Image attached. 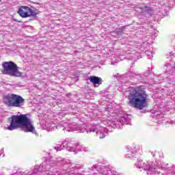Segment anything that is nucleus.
Segmentation results:
<instances>
[{
	"label": "nucleus",
	"mask_w": 175,
	"mask_h": 175,
	"mask_svg": "<svg viewBox=\"0 0 175 175\" xmlns=\"http://www.w3.org/2000/svg\"><path fill=\"white\" fill-rule=\"evenodd\" d=\"M145 54L148 56V59H152V52L149 51H146Z\"/></svg>",
	"instance_id": "nucleus-17"
},
{
	"label": "nucleus",
	"mask_w": 175,
	"mask_h": 175,
	"mask_svg": "<svg viewBox=\"0 0 175 175\" xmlns=\"http://www.w3.org/2000/svg\"><path fill=\"white\" fill-rule=\"evenodd\" d=\"M83 173H85V171H82Z\"/></svg>",
	"instance_id": "nucleus-28"
},
{
	"label": "nucleus",
	"mask_w": 175,
	"mask_h": 175,
	"mask_svg": "<svg viewBox=\"0 0 175 175\" xmlns=\"http://www.w3.org/2000/svg\"><path fill=\"white\" fill-rule=\"evenodd\" d=\"M3 102L8 107H23L25 105V99L21 96L8 94L3 97Z\"/></svg>",
	"instance_id": "nucleus-6"
},
{
	"label": "nucleus",
	"mask_w": 175,
	"mask_h": 175,
	"mask_svg": "<svg viewBox=\"0 0 175 175\" xmlns=\"http://www.w3.org/2000/svg\"><path fill=\"white\" fill-rule=\"evenodd\" d=\"M30 10L31 8H29L28 6L22 5L19 8L18 13L21 16V17L25 18L27 17H29Z\"/></svg>",
	"instance_id": "nucleus-12"
},
{
	"label": "nucleus",
	"mask_w": 175,
	"mask_h": 175,
	"mask_svg": "<svg viewBox=\"0 0 175 175\" xmlns=\"http://www.w3.org/2000/svg\"><path fill=\"white\" fill-rule=\"evenodd\" d=\"M84 166L81 164H75L69 160L59 157L53 159H47L40 165H36L33 170V174H44L47 175H64L70 174L83 175V172L79 170L83 169Z\"/></svg>",
	"instance_id": "nucleus-2"
},
{
	"label": "nucleus",
	"mask_w": 175,
	"mask_h": 175,
	"mask_svg": "<svg viewBox=\"0 0 175 175\" xmlns=\"http://www.w3.org/2000/svg\"><path fill=\"white\" fill-rule=\"evenodd\" d=\"M111 65H114V62H111Z\"/></svg>",
	"instance_id": "nucleus-26"
},
{
	"label": "nucleus",
	"mask_w": 175,
	"mask_h": 175,
	"mask_svg": "<svg viewBox=\"0 0 175 175\" xmlns=\"http://www.w3.org/2000/svg\"><path fill=\"white\" fill-rule=\"evenodd\" d=\"M171 124H175V122L174 121H172Z\"/></svg>",
	"instance_id": "nucleus-24"
},
{
	"label": "nucleus",
	"mask_w": 175,
	"mask_h": 175,
	"mask_svg": "<svg viewBox=\"0 0 175 175\" xmlns=\"http://www.w3.org/2000/svg\"><path fill=\"white\" fill-rule=\"evenodd\" d=\"M18 126L23 128L25 129V132L36 133L35 126H33V122L25 114L12 116L10 125L8 127V131H14V129H17Z\"/></svg>",
	"instance_id": "nucleus-4"
},
{
	"label": "nucleus",
	"mask_w": 175,
	"mask_h": 175,
	"mask_svg": "<svg viewBox=\"0 0 175 175\" xmlns=\"http://www.w3.org/2000/svg\"><path fill=\"white\" fill-rule=\"evenodd\" d=\"M150 11H151V8L147 5H142L139 8V13H142V14L144 13H150Z\"/></svg>",
	"instance_id": "nucleus-14"
},
{
	"label": "nucleus",
	"mask_w": 175,
	"mask_h": 175,
	"mask_svg": "<svg viewBox=\"0 0 175 175\" xmlns=\"http://www.w3.org/2000/svg\"><path fill=\"white\" fill-rule=\"evenodd\" d=\"M152 157H155V153L152 152Z\"/></svg>",
	"instance_id": "nucleus-22"
},
{
	"label": "nucleus",
	"mask_w": 175,
	"mask_h": 175,
	"mask_svg": "<svg viewBox=\"0 0 175 175\" xmlns=\"http://www.w3.org/2000/svg\"><path fill=\"white\" fill-rule=\"evenodd\" d=\"M137 157H139V154H137L136 148L133 147L127 148L126 153V158H127V159H133L135 161Z\"/></svg>",
	"instance_id": "nucleus-11"
},
{
	"label": "nucleus",
	"mask_w": 175,
	"mask_h": 175,
	"mask_svg": "<svg viewBox=\"0 0 175 175\" xmlns=\"http://www.w3.org/2000/svg\"><path fill=\"white\" fill-rule=\"evenodd\" d=\"M117 31H118V32H122V29L120 27V28L117 29Z\"/></svg>",
	"instance_id": "nucleus-19"
},
{
	"label": "nucleus",
	"mask_w": 175,
	"mask_h": 175,
	"mask_svg": "<svg viewBox=\"0 0 175 175\" xmlns=\"http://www.w3.org/2000/svg\"><path fill=\"white\" fill-rule=\"evenodd\" d=\"M137 162L135 163L136 167L138 169H144L146 170L147 174H152V173H157V166L154 167L153 165H148V162L143 163V161L140 159H137Z\"/></svg>",
	"instance_id": "nucleus-9"
},
{
	"label": "nucleus",
	"mask_w": 175,
	"mask_h": 175,
	"mask_svg": "<svg viewBox=\"0 0 175 175\" xmlns=\"http://www.w3.org/2000/svg\"><path fill=\"white\" fill-rule=\"evenodd\" d=\"M145 90L144 86L130 88L128 96L129 105L139 110L146 109L147 103H148V94L146 93Z\"/></svg>",
	"instance_id": "nucleus-3"
},
{
	"label": "nucleus",
	"mask_w": 175,
	"mask_h": 175,
	"mask_svg": "<svg viewBox=\"0 0 175 175\" xmlns=\"http://www.w3.org/2000/svg\"><path fill=\"white\" fill-rule=\"evenodd\" d=\"M122 29V30L123 31V29H125V28H126V26H122L120 27Z\"/></svg>",
	"instance_id": "nucleus-21"
},
{
	"label": "nucleus",
	"mask_w": 175,
	"mask_h": 175,
	"mask_svg": "<svg viewBox=\"0 0 175 175\" xmlns=\"http://www.w3.org/2000/svg\"><path fill=\"white\" fill-rule=\"evenodd\" d=\"M106 111L109 116L108 118L111 120L107 122L108 126H107V127L99 124L89 126L83 124L81 126L80 124H76V123H69L62 121L57 128V129H62L66 132H75V131H77V132L79 133H85V132L86 133H91L96 132V135L99 139H105L106 135H107V131L111 132L113 131L110 130L109 128H121L124 124L131 125V115H129L123 111L114 109V108L111 107V105H109L106 107Z\"/></svg>",
	"instance_id": "nucleus-1"
},
{
	"label": "nucleus",
	"mask_w": 175,
	"mask_h": 175,
	"mask_svg": "<svg viewBox=\"0 0 175 175\" xmlns=\"http://www.w3.org/2000/svg\"><path fill=\"white\" fill-rule=\"evenodd\" d=\"M157 107H158V105L154 106V109H157Z\"/></svg>",
	"instance_id": "nucleus-27"
},
{
	"label": "nucleus",
	"mask_w": 175,
	"mask_h": 175,
	"mask_svg": "<svg viewBox=\"0 0 175 175\" xmlns=\"http://www.w3.org/2000/svg\"><path fill=\"white\" fill-rule=\"evenodd\" d=\"M62 114H63V112H60V113H59V115H60V116H62Z\"/></svg>",
	"instance_id": "nucleus-25"
},
{
	"label": "nucleus",
	"mask_w": 175,
	"mask_h": 175,
	"mask_svg": "<svg viewBox=\"0 0 175 175\" xmlns=\"http://www.w3.org/2000/svg\"><path fill=\"white\" fill-rule=\"evenodd\" d=\"M131 76H132V77H135L136 76V74L135 72H131Z\"/></svg>",
	"instance_id": "nucleus-18"
},
{
	"label": "nucleus",
	"mask_w": 175,
	"mask_h": 175,
	"mask_svg": "<svg viewBox=\"0 0 175 175\" xmlns=\"http://www.w3.org/2000/svg\"><path fill=\"white\" fill-rule=\"evenodd\" d=\"M1 1H2V0H0V2H1Z\"/></svg>",
	"instance_id": "nucleus-29"
},
{
	"label": "nucleus",
	"mask_w": 175,
	"mask_h": 175,
	"mask_svg": "<svg viewBox=\"0 0 175 175\" xmlns=\"http://www.w3.org/2000/svg\"><path fill=\"white\" fill-rule=\"evenodd\" d=\"M2 65L3 75H8L13 77H21L23 76V72L18 71V66L14 62L12 61L5 62Z\"/></svg>",
	"instance_id": "nucleus-8"
},
{
	"label": "nucleus",
	"mask_w": 175,
	"mask_h": 175,
	"mask_svg": "<svg viewBox=\"0 0 175 175\" xmlns=\"http://www.w3.org/2000/svg\"><path fill=\"white\" fill-rule=\"evenodd\" d=\"M154 117H156L157 120H161V118H163V113L162 112V108H159L157 113H154Z\"/></svg>",
	"instance_id": "nucleus-15"
},
{
	"label": "nucleus",
	"mask_w": 175,
	"mask_h": 175,
	"mask_svg": "<svg viewBox=\"0 0 175 175\" xmlns=\"http://www.w3.org/2000/svg\"><path fill=\"white\" fill-rule=\"evenodd\" d=\"M65 149L70 152H74V154L81 152V151H84V152L90 151V148L88 147L80 145L79 143L71 141L68 138L64 140L62 145L53 146V150H55L56 152H58V151H62V150Z\"/></svg>",
	"instance_id": "nucleus-5"
},
{
	"label": "nucleus",
	"mask_w": 175,
	"mask_h": 175,
	"mask_svg": "<svg viewBox=\"0 0 175 175\" xmlns=\"http://www.w3.org/2000/svg\"><path fill=\"white\" fill-rule=\"evenodd\" d=\"M2 155V150H0V157Z\"/></svg>",
	"instance_id": "nucleus-23"
},
{
	"label": "nucleus",
	"mask_w": 175,
	"mask_h": 175,
	"mask_svg": "<svg viewBox=\"0 0 175 175\" xmlns=\"http://www.w3.org/2000/svg\"><path fill=\"white\" fill-rule=\"evenodd\" d=\"M89 80L90 83L94 84V85H96V84H98V85H100V84H102V78L96 76L90 77Z\"/></svg>",
	"instance_id": "nucleus-13"
},
{
	"label": "nucleus",
	"mask_w": 175,
	"mask_h": 175,
	"mask_svg": "<svg viewBox=\"0 0 175 175\" xmlns=\"http://www.w3.org/2000/svg\"><path fill=\"white\" fill-rule=\"evenodd\" d=\"M90 175H117V172L111 170L109 165L98 163L89 168Z\"/></svg>",
	"instance_id": "nucleus-7"
},
{
	"label": "nucleus",
	"mask_w": 175,
	"mask_h": 175,
	"mask_svg": "<svg viewBox=\"0 0 175 175\" xmlns=\"http://www.w3.org/2000/svg\"><path fill=\"white\" fill-rule=\"evenodd\" d=\"M38 14H39V12L38 10H32L30 8L29 12V17H31V16L32 17H34L35 18H36V16H38Z\"/></svg>",
	"instance_id": "nucleus-16"
},
{
	"label": "nucleus",
	"mask_w": 175,
	"mask_h": 175,
	"mask_svg": "<svg viewBox=\"0 0 175 175\" xmlns=\"http://www.w3.org/2000/svg\"><path fill=\"white\" fill-rule=\"evenodd\" d=\"M119 76H120V75L117 74V75H113V77H116V79H118Z\"/></svg>",
	"instance_id": "nucleus-20"
},
{
	"label": "nucleus",
	"mask_w": 175,
	"mask_h": 175,
	"mask_svg": "<svg viewBox=\"0 0 175 175\" xmlns=\"http://www.w3.org/2000/svg\"><path fill=\"white\" fill-rule=\"evenodd\" d=\"M61 125V122L56 126L55 123L53 121L49 120L45 121L44 126H43V129L48 131V132H53L55 129H57L58 131H63L65 132L66 130L59 129L57 126Z\"/></svg>",
	"instance_id": "nucleus-10"
}]
</instances>
